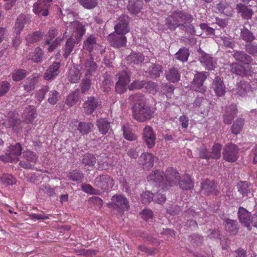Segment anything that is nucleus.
Instances as JSON below:
<instances>
[{
	"label": "nucleus",
	"mask_w": 257,
	"mask_h": 257,
	"mask_svg": "<svg viewBox=\"0 0 257 257\" xmlns=\"http://www.w3.org/2000/svg\"><path fill=\"white\" fill-rule=\"evenodd\" d=\"M128 100L132 104V117L140 122H144L154 117L155 109L148 102V99L141 93L131 95Z\"/></svg>",
	"instance_id": "1"
},
{
	"label": "nucleus",
	"mask_w": 257,
	"mask_h": 257,
	"mask_svg": "<svg viewBox=\"0 0 257 257\" xmlns=\"http://www.w3.org/2000/svg\"><path fill=\"white\" fill-rule=\"evenodd\" d=\"M70 29L73 31L71 37L67 39L63 47V56L65 58L70 56L75 45L79 43L86 32L84 26L78 21L71 22L67 28V30Z\"/></svg>",
	"instance_id": "2"
},
{
	"label": "nucleus",
	"mask_w": 257,
	"mask_h": 257,
	"mask_svg": "<svg viewBox=\"0 0 257 257\" xmlns=\"http://www.w3.org/2000/svg\"><path fill=\"white\" fill-rule=\"evenodd\" d=\"M164 176V182L162 184L163 189H168L177 185L180 179L179 172L173 167H169L166 170Z\"/></svg>",
	"instance_id": "3"
},
{
	"label": "nucleus",
	"mask_w": 257,
	"mask_h": 257,
	"mask_svg": "<svg viewBox=\"0 0 257 257\" xmlns=\"http://www.w3.org/2000/svg\"><path fill=\"white\" fill-rule=\"evenodd\" d=\"M223 159L230 163L235 162L238 158V148L234 144H226L223 148Z\"/></svg>",
	"instance_id": "4"
},
{
	"label": "nucleus",
	"mask_w": 257,
	"mask_h": 257,
	"mask_svg": "<svg viewBox=\"0 0 257 257\" xmlns=\"http://www.w3.org/2000/svg\"><path fill=\"white\" fill-rule=\"evenodd\" d=\"M7 118L4 121V124L9 127H12L14 132H19L22 130V127L26 123L24 121H22L18 119L16 115L12 111L8 113L6 116Z\"/></svg>",
	"instance_id": "5"
},
{
	"label": "nucleus",
	"mask_w": 257,
	"mask_h": 257,
	"mask_svg": "<svg viewBox=\"0 0 257 257\" xmlns=\"http://www.w3.org/2000/svg\"><path fill=\"white\" fill-rule=\"evenodd\" d=\"M118 81L115 84L116 93L121 94L126 90V86L130 81V77L127 71H122L117 74Z\"/></svg>",
	"instance_id": "6"
},
{
	"label": "nucleus",
	"mask_w": 257,
	"mask_h": 257,
	"mask_svg": "<svg viewBox=\"0 0 257 257\" xmlns=\"http://www.w3.org/2000/svg\"><path fill=\"white\" fill-rule=\"evenodd\" d=\"M107 39L110 46L115 48L125 47L127 42L125 34L115 32L110 34L107 37Z\"/></svg>",
	"instance_id": "7"
},
{
	"label": "nucleus",
	"mask_w": 257,
	"mask_h": 257,
	"mask_svg": "<svg viewBox=\"0 0 257 257\" xmlns=\"http://www.w3.org/2000/svg\"><path fill=\"white\" fill-rule=\"evenodd\" d=\"M94 184L104 191H107L114 185L113 179L107 175H100L94 180Z\"/></svg>",
	"instance_id": "8"
},
{
	"label": "nucleus",
	"mask_w": 257,
	"mask_h": 257,
	"mask_svg": "<svg viewBox=\"0 0 257 257\" xmlns=\"http://www.w3.org/2000/svg\"><path fill=\"white\" fill-rule=\"evenodd\" d=\"M22 151V146L20 143L11 145L6 154V159L4 160L3 156L1 157V159L7 162L18 161V157L21 155Z\"/></svg>",
	"instance_id": "9"
},
{
	"label": "nucleus",
	"mask_w": 257,
	"mask_h": 257,
	"mask_svg": "<svg viewBox=\"0 0 257 257\" xmlns=\"http://www.w3.org/2000/svg\"><path fill=\"white\" fill-rule=\"evenodd\" d=\"M111 206L120 209L122 212L127 210L130 207L129 202L123 195L115 194L111 198Z\"/></svg>",
	"instance_id": "10"
},
{
	"label": "nucleus",
	"mask_w": 257,
	"mask_h": 257,
	"mask_svg": "<svg viewBox=\"0 0 257 257\" xmlns=\"http://www.w3.org/2000/svg\"><path fill=\"white\" fill-rule=\"evenodd\" d=\"M53 0H38L33 6V12L36 15L47 16L49 14L48 9L50 4Z\"/></svg>",
	"instance_id": "11"
},
{
	"label": "nucleus",
	"mask_w": 257,
	"mask_h": 257,
	"mask_svg": "<svg viewBox=\"0 0 257 257\" xmlns=\"http://www.w3.org/2000/svg\"><path fill=\"white\" fill-rule=\"evenodd\" d=\"M207 77V73L202 72L197 73L193 81L192 87L196 91L203 93L205 90V87L203 86V83Z\"/></svg>",
	"instance_id": "12"
},
{
	"label": "nucleus",
	"mask_w": 257,
	"mask_h": 257,
	"mask_svg": "<svg viewBox=\"0 0 257 257\" xmlns=\"http://www.w3.org/2000/svg\"><path fill=\"white\" fill-rule=\"evenodd\" d=\"M143 140L149 148H152L155 144L156 135L152 127L147 125L143 130Z\"/></svg>",
	"instance_id": "13"
},
{
	"label": "nucleus",
	"mask_w": 257,
	"mask_h": 257,
	"mask_svg": "<svg viewBox=\"0 0 257 257\" xmlns=\"http://www.w3.org/2000/svg\"><path fill=\"white\" fill-rule=\"evenodd\" d=\"M200 53L199 60L201 64L208 70L214 69L217 64L215 59L209 54L204 52L202 50L200 51Z\"/></svg>",
	"instance_id": "14"
},
{
	"label": "nucleus",
	"mask_w": 257,
	"mask_h": 257,
	"mask_svg": "<svg viewBox=\"0 0 257 257\" xmlns=\"http://www.w3.org/2000/svg\"><path fill=\"white\" fill-rule=\"evenodd\" d=\"M201 190L206 195L214 194L217 195L218 191L217 189V185L213 180L205 179L201 183Z\"/></svg>",
	"instance_id": "15"
},
{
	"label": "nucleus",
	"mask_w": 257,
	"mask_h": 257,
	"mask_svg": "<svg viewBox=\"0 0 257 257\" xmlns=\"http://www.w3.org/2000/svg\"><path fill=\"white\" fill-rule=\"evenodd\" d=\"M84 69L85 71V75L86 77H91L93 73L96 72L98 66L96 63L94 61L92 55L90 54L89 58H87L83 64Z\"/></svg>",
	"instance_id": "16"
},
{
	"label": "nucleus",
	"mask_w": 257,
	"mask_h": 257,
	"mask_svg": "<svg viewBox=\"0 0 257 257\" xmlns=\"http://www.w3.org/2000/svg\"><path fill=\"white\" fill-rule=\"evenodd\" d=\"M60 67V62H53L46 70L44 76V79L47 80L54 79L59 73Z\"/></svg>",
	"instance_id": "17"
},
{
	"label": "nucleus",
	"mask_w": 257,
	"mask_h": 257,
	"mask_svg": "<svg viewBox=\"0 0 257 257\" xmlns=\"http://www.w3.org/2000/svg\"><path fill=\"white\" fill-rule=\"evenodd\" d=\"M147 180L149 182L155 183L163 189L162 184L164 182V174L163 172L159 170L153 171L148 176Z\"/></svg>",
	"instance_id": "18"
},
{
	"label": "nucleus",
	"mask_w": 257,
	"mask_h": 257,
	"mask_svg": "<svg viewBox=\"0 0 257 257\" xmlns=\"http://www.w3.org/2000/svg\"><path fill=\"white\" fill-rule=\"evenodd\" d=\"M237 112V107L235 104H231L227 107L223 115V122L226 124H230Z\"/></svg>",
	"instance_id": "19"
},
{
	"label": "nucleus",
	"mask_w": 257,
	"mask_h": 257,
	"mask_svg": "<svg viewBox=\"0 0 257 257\" xmlns=\"http://www.w3.org/2000/svg\"><path fill=\"white\" fill-rule=\"evenodd\" d=\"M181 73L179 69L175 67H171L165 71L166 79L173 83L179 82L180 80Z\"/></svg>",
	"instance_id": "20"
},
{
	"label": "nucleus",
	"mask_w": 257,
	"mask_h": 257,
	"mask_svg": "<svg viewBox=\"0 0 257 257\" xmlns=\"http://www.w3.org/2000/svg\"><path fill=\"white\" fill-rule=\"evenodd\" d=\"M100 83L102 90L105 92H108L113 85L112 77L110 72H106L103 74Z\"/></svg>",
	"instance_id": "21"
},
{
	"label": "nucleus",
	"mask_w": 257,
	"mask_h": 257,
	"mask_svg": "<svg viewBox=\"0 0 257 257\" xmlns=\"http://www.w3.org/2000/svg\"><path fill=\"white\" fill-rule=\"evenodd\" d=\"M194 106L200 108V111L202 114H207L210 109V102L207 99L202 97H197L194 102Z\"/></svg>",
	"instance_id": "22"
},
{
	"label": "nucleus",
	"mask_w": 257,
	"mask_h": 257,
	"mask_svg": "<svg viewBox=\"0 0 257 257\" xmlns=\"http://www.w3.org/2000/svg\"><path fill=\"white\" fill-rule=\"evenodd\" d=\"M128 21V20L124 19V17H120L114 26V32L125 35L128 33L130 32Z\"/></svg>",
	"instance_id": "23"
},
{
	"label": "nucleus",
	"mask_w": 257,
	"mask_h": 257,
	"mask_svg": "<svg viewBox=\"0 0 257 257\" xmlns=\"http://www.w3.org/2000/svg\"><path fill=\"white\" fill-rule=\"evenodd\" d=\"M98 103L96 98L94 97H89L83 104V107L85 113L92 114L97 107Z\"/></svg>",
	"instance_id": "24"
},
{
	"label": "nucleus",
	"mask_w": 257,
	"mask_h": 257,
	"mask_svg": "<svg viewBox=\"0 0 257 257\" xmlns=\"http://www.w3.org/2000/svg\"><path fill=\"white\" fill-rule=\"evenodd\" d=\"M185 217L187 218V221L185 222V226L187 228H190L191 230L196 229L197 228V223L194 220L191 219L190 218L194 217L196 218L197 215L196 212L193 210L189 209L185 212Z\"/></svg>",
	"instance_id": "25"
},
{
	"label": "nucleus",
	"mask_w": 257,
	"mask_h": 257,
	"mask_svg": "<svg viewBox=\"0 0 257 257\" xmlns=\"http://www.w3.org/2000/svg\"><path fill=\"white\" fill-rule=\"evenodd\" d=\"M212 88L216 95L221 96L225 93V87L223 81L218 76H216L213 80Z\"/></svg>",
	"instance_id": "26"
},
{
	"label": "nucleus",
	"mask_w": 257,
	"mask_h": 257,
	"mask_svg": "<svg viewBox=\"0 0 257 257\" xmlns=\"http://www.w3.org/2000/svg\"><path fill=\"white\" fill-rule=\"evenodd\" d=\"M239 220L245 226L248 228L250 227V214L243 207H239L238 211Z\"/></svg>",
	"instance_id": "27"
},
{
	"label": "nucleus",
	"mask_w": 257,
	"mask_h": 257,
	"mask_svg": "<svg viewBox=\"0 0 257 257\" xmlns=\"http://www.w3.org/2000/svg\"><path fill=\"white\" fill-rule=\"evenodd\" d=\"M99 46L96 42V38L91 35L84 41L83 49L91 53L93 50L97 49Z\"/></svg>",
	"instance_id": "28"
},
{
	"label": "nucleus",
	"mask_w": 257,
	"mask_h": 257,
	"mask_svg": "<svg viewBox=\"0 0 257 257\" xmlns=\"http://www.w3.org/2000/svg\"><path fill=\"white\" fill-rule=\"evenodd\" d=\"M140 162L144 167L152 168L154 165V157L151 153H144L140 157Z\"/></svg>",
	"instance_id": "29"
},
{
	"label": "nucleus",
	"mask_w": 257,
	"mask_h": 257,
	"mask_svg": "<svg viewBox=\"0 0 257 257\" xmlns=\"http://www.w3.org/2000/svg\"><path fill=\"white\" fill-rule=\"evenodd\" d=\"M230 71L232 73L242 76H247L250 73L249 70L238 63H232L230 65Z\"/></svg>",
	"instance_id": "30"
},
{
	"label": "nucleus",
	"mask_w": 257,
	"mask_h": 257,
	"mask_svg": "<svg viewBox=\"0 0 257 257\" xmlns=\"http://www.w3.org/2000/svg\"><path fill=\"white\" fill-rule=\"evenodd\" d=\"M152 85H155V83L147 82L145 80H135L130 85L128 86V89L130 90H133L134 89H141L143 88H148L149 86L152 87Z\"/></svg>",
	"instance_id": "31"
},
{
	"label": "nucleus",
	"mask_w": 257,
	"mask_h": 257,
	"mask_svg": "<svg viewBox=\"0 0 257 257\" xmlns=\"http://www.w3.org/2000/svg\"><path fill=\"white\" fill-rule=\"evenodd\" d=\"M110 123L105 118H100L97 120L96 125L99 132L102 135H105L110 128Z\"/></svg>",
	"instance_id": "32"
},
{
	"label": "nucleus",
	"mask_w": 257,
	"mask_h": 257,
	"mask_svg": "<svg viewBox=\"0 0 257 257\" xmlns=\"http://www.w3.org/2000/svg\"><path fill=\"white\" fill-rule=\"evenodd\" d=\"M233 56L236 61L245 64H248L252 60L250 56L243 51H235Z\"/></svg>",
	"instance_id": "33"
},
{
	"label": "nucleus",
	"mask_w": 257,
	"mask_h": 257,
	"mask_svg": "<svg viewBox=\"0 0 257 257\" xmlns=\"http://www.w3.org/2000/svg\"><path fill=\"white\" fill-rule=\"evenodd\" d=\"M183 17H168L166 18V25L171 30H175L180 25H183L182 19Z\"/></svg>",
	"instance_id": "34"
},
{
	"label": "nucleus",
	"mask_w": 257,
	"mask_h": 257,
	"mask_svg": "<svg viewBox=\"0 0 257 257\" xmlns=\"http://www.w3.org/2000/svg\"><path fill=\"white\" fill-rule=\"evenodd\" d=\"M96 162V158L92 154H86L82 157V163L87 168H93Z\"/></svg>",
	"instance_id": "35"
},
{
	"label": "nucleus",
	"mask_w": 257,
	"mask_h": 257,
	"mask_svg": "<svg viewBox=\"0 0 257 257\" xmlns=\"http://www.w3.org/2000/svg\"><path fill=\"white\" fill-rule=\"evenodd\" d=\"M36 110L34 106H29L23 113V118L27 123H31L36 117Z\"/></svg>",
	"instance_id": "36"
},
{
	"label": "nucleus",
	"mask_w": 257,
	"mask_h": 257,
	"mask_svg": "<svg viewBox=\"0 0 257 257\" xmlns=\"http://www.w3.org/2000/svg\"><path fill=\"white\" fill-rule=\"evenodd\" d=\"M142 8V3L139 1L130 0L127 10L133 14H137Z\"/></svg>",
	"instance_id": "37"
},
{
	"label": "nucleus",
	"mask_w": 257,
	"mask_h": 257,
	"mask_svg": "<svg viewBox=\"0 0 257 257\" xmlns=\"http://www.w3.org/2000/svg\"><path fill=\"white\" fill-rule=\"evenodd\" d=\"M252 88L249 83L241 81L237 84V93L240 96H244L246 93L251 91Z\"/></svg>",
	"instance_id": "38"
},
{
	"label": "nucleus",
	"mask_w": 257,
	"mask_h": 257,
	"mask_svg": "<svg viewBox=\"0 0 257 257\" xmlns=\"http://www.w3.org/2000/svg\"><path fill=\"white\" fill-rule=\"evenodd\" d=\"M44 52L40 47L35 48L33 52L29 55V58L35 63H40L42 61Z\"/></svg>",
	"instance_id": "39"
},
{
	"label": "nucleus",
	"mask_w": 257,
	"mask_h": 257,
	"mask_svg": "<svg viewBox=\"0 0 257 257\" xmlns=\"http://www.w3.org/2000/svg\"><path fill=\"white\" fill-rule=\"evenodd\" d=\"M93 127V124L91 122H80L78 125L77 130L81 134L85 135L88 134Z\"/></svg>",
	"instance_id": "40"
},
{
	"label": "nucleus",
	"mask_w": 257,
	"mask_h": 257,
	"mask_svg": "<svg viewBox=\"0 0 257 257\" xmlns=\"http://www.w3.org/2000/svg\"><path fill=\"white\" fill-rule=\"evenodd\" d=\"M244 120L242 118H237L231 127V132L234 135H238L241 132L244 125Z\"/></svg>",
	"instance_id": "41"
},
{
	"label": "nucleus",
	"mask_w": 257,
	"mask_h": 257,
	"mask_svg": "<svg viewBox=\"0 0 257 257\" xmlns=\"http://www.w3.org/2000/svg\"><path fill=\"white\" fill-rule=\"evenodd\" d=\"M178 183L180 188L183 190L191 189L193 187V183L188 175L183 176L182 179L179 181Z\"/></svg>",
	"instance_id": "42"
},
{
	"label": "nucleus",
	"mask_w": 257,
	"mask_h": 257,
	"mask_svg": "<svg viewBox=\"0 0 257 257\" xmlns=\"http://www.w3.org/2000/svg\"><path fill=\"white\" fill-rule=\"evenodd\" d=\"M38 82V77L35 75H32L28 77L25 84H24V89L27 92H29L33 90Z\"/></svg>",
	"instance_id": "43"
},
{
	"label": "nucleus",
	"mask_w": 257,
	"mask_h": 257,
	"mask_svg": "<svg viewBox=\"0 0 257 257\" xmlns=\"http://www.w3.org/2000/svg\"><path fill=\"white\" fill-rule=\"evenodd\" d=\"M29 23V20L26 17H18L16 24L15 32L19 35L24 27L25 24Z\"/></svg>",
	"instance_id": "44"
},
{
	"label": "nucleus",
	"mask_w": 257,
	"mask_h": 257,
	"mask_svg": "<svg viewBox=\"0 0 257 257\" xmlns=\"http://www.w3.org/2000/svg\"><path fill=\"white\" fill-rule=\"evenodd\" d=\"M189 55L188 49L183 47L180 48L175 54V58L183 62H185L187 61Z\"/></svg>",
	"instance_id": "45"
},
{
	"label": "nucleus",
	"mask_w": 257,
	"mask_h": 257,
	"mask_svg": "<svg viewBox=\"0 0 257 257\" xmlns=\"http://www.w3.org/2000/svg\"><path fill=\"white\" fill-rule=\"evenodd\" d=\"M149 72L151 78H157L162 73V67L160 65L152 64L149 67Z\"/></svg>",
	"instance_id": "46"
},
{
	"label": "nucleus",
	"mask_w": 257,
	"mask_h": 257,
	"mask_svg": "<svg viewBox=\"0 0 257 257\" xmlns=\"http://www.w3.org/2000/svg\"><path fill=\"white\" fill-rule=\"evenodd\" d=\"M44 36V33L40 31H37L32 34H29L26 37L28 43H34L40 41Z\"/></svg>",
	"instance_id": "47"
},
{
	"label": "nucleus",
	"mask_w": 257,
	"mask_h": 257,
	"mask_svg": "<svg viewBox=\"0 0 257 257\" xmlns=\"http://www.w3.org/2000/svg\"><path fill=\"white\" fill-rule=\"evenodd\" d=\"M80 78L81 73L79 70L74 67L70 70L68 79L71 83L78 82Z\"/></svg>",
	"instance_id": "48"
},
{
	"label": "nucleus",
	"mask_w": 257,
	"mask_h": 257,
	"mask_svg": "<svg viewBox=\"0 0 257 257\" xmlns=\"http://www.w3.org/2000/svg\"><path fill=\"white\" fill-rule=\"evenodd\" d=\"M238 192L242 196H247L250 193V186L249 183L246 181H240L237 185Z\"/></svg>",
	"instance_id": "49"
},
{
	"label": "nucleus",
	"mask_w": 257,
	"mask_h": 257,
	"mask_svg": "<svg viewBox=\"0 0 257 257\" xmlns=\"http://www.w3.org/2000/svg\"><path fill=\"white\" fill-rule=\"evenodd\" d=\"M221 145L219 143H215L209 152L210 159H218L221 157Z\"/></svg>",
	"instance_id": "50"
},
{
	"label": "nucleus",
	"mask_w": 257,
	"mask_h": 257,
	"mask_svg": "<svg viewBox=\"0 0 257 257\" xmlns=\"http://www.w3.org/2000/svg\"><path fill=\"white\" fill-rule=\"evenodd\" d=\"M236 9L242 16H252L253 14V11L251 9L241 3L237 4Z\"/></svg>",
	"instance_id": "51"
},
{
	"label": "nucleus",
	"mask_w": 257,
	"mask_h": 257,
	"mask_svg": "<svg viewBox=\"0 0 257 257\" xmlns=\"http://www.w3.org/2000/svg\"><path fill=\"white\" fill-rule=\"evenodd\" d=\"M127 60L134 64H139L144 61V57L140 53H133L127 57Z\"/></svg>",
	"instance_id": "52"
},
{
	"label": "nucleus",
	"mask_w": 257,
	"mask_h": 257,
	"mask_svg": "<svg viewBox=\"0 0 257 257\" xmlns=\"http://www.w3.org/2000/svg\"><path fill=\"white\" fill-rule=\"evenodd\" d=\"M27 74L28 73L26 70L18 69L13 71L12 76L14 81H19L24 78Z\"/></svg>",
	"instance_id": "53"
},
{
	"label": "nucleus",
	"mask_w": 257,
	"mask_h": 257,
	"mask_svg": "<svg viewBox=\"0 0 257 257\" xmlns=\"http://www.w3.org/2000/svg\"><path fill=\"white\" fill-rule=\"evenodd\" d=\"M225 229L231 234H236L238 231L237 222L233 220L227 219L226 220Z\"/></svg>",
	"instance_id": "54"
},
{
	"label": "nucleus",
	"mask_w": 257,
	"mask_h": 257,
	"mask_svg": "<svg viewBox=\"0 0 257 257\" xmlns=\"http://www.w3.org/2000/svg\"><path fill=\"white\" fill-rule=\"evenodd\" d=\"M68 178L73 181L82 182L83 181L84 176L83 174L79 171L73 170L70 172L67 175Z\"/></svg>",
	"instance_id": "55"
},
{
	"label": "nucleus",
	"mask_w": 257,
	"mask_h": 257,
	"mask_svg": "<svg viewBox=\"0 0 257 257\" xmlns=\"http://www.w3.org/2000/svg\"><path fill=\"white\" fill-rule=\"evenodd\" d=\"M91 84V77H86L85 75L84 78L83 79L80 84V91L82 93H84L88 91L90 88Z\"/></svg>",
	"instance_id": "56"
},
{
	"label": "nucleus",
	"mask_w": 257,
	"mask_h": 257,
	"mask_svg": "<svg viewBox=\"0 0 257 257\" xmlns=\"http://www.w3.org/2000/svg\"><path fill=\"white\" fill-rule=\"evenodd\" d=\"M121 129L123 132V137L127 140L133 141L137 139V136L130 131V128L128 126L123 125L121 127Z\"/></svg>",
	"instance_id": "57"
},
{
	"label": "nucleus",
	"mask_w": 257,
	"mask_h": 257,
	"mask_svg": "<svg viewBox=\"0 0 257 257\" xmlns=\"http://www.w3.org/2000/svg\"><path fill=\"white\" fill-rule=\"evenodd\" d=\"M0 182L7 185H12L16 183V179L10 174H3L0 176Z\"/></svg>",
	"instance_id": "58"
},
{
	"label": "nucleus",
	"mask_w": 257,
	"mask_h": 257,
	"mask_svg": "<svg viewBox=\"0 0 257 257\" xmlns=\"http://www.w3.org/2000/svg\"><path fill=\"white\" fill-rule=\"evenodd\" d=\"M240 37L243 40L247 42H251L255 39L252 33L246 28L241 30Z\"/></svg>",
	"instance_id": "59"
},
{
	"label": "nucleus",
	"mask_w": 257,
	"mask_h": 257,
	"mask_svg": "<svg viewBox=\"0 0 257 257\" xmlns=\"http://www.w3.org/2000/svg\"><path fill=\"white\" fill-rule=\"evenodd\" d=\"M79 3L85 9H92L98 4L97 0H78Z\"/></svg>",
	"instance_id": "60"
},
{
	"label": "nucleus",
	"mask_w": 257,
	"mask_h": 257,
	"mask_svg": "<svg viewBox=\"0 0 257 257\" xmlns=\"http://www.w3.org/2000/svg\"><path fill=\"white\" fill-rule=\"evenodd\" d=\"M24 158L29 162L36 163L37 161V156L35 153L30 151H25L23 153Z\"/></svg>",
	"instance_id": "61"
},
{
	"label": "nucleus",
	"mask_w": 257,
	"mask_h": 257,
	"mask_svg": "<svg viewBox=\"0 0 257 257\" xmlns=\"http://www.w3.org/2000/svg\"><path fill=\"white\" fill-rule=\"evenodd\" d=\"M78 99V92H74L67 96L66 103L68 106H72L77 102Z\"/></svg>",
	"instance_id": "62"
},
{
	"label": "nucleus",
	"mask_w": 257,
	"mask_h": 257,
	"mask_svg": "<svg viewBox=\"0 0 257 257\" xmlns=\"http://www.w3.org/2000/svg\"><path fill=\"white\" fill-rule=\"evenodd\" d=\"M81 189L88 194L98 195L100 193L99 190L93 188L91 185L88 184H83L81 185Z\"/></svg>",
	"instance_id": "63"
},
{
	"label": "nucleus",
	"mask_w": 257,
	"mask_h": 257,
	"mask_svg": "<svg viewBox=\"0 0 257 257\" xmlns=\"http://www.w3.org/2000/svg\"><path fill=\"white\" fill-rule=\"evenodd\" d=\"M60 97L59 93L56 90H53L50 91L49 93L48 102L51 104H55L58 100Z\"/></svg>",
	"instance_id": "64"
}]
</instances>
